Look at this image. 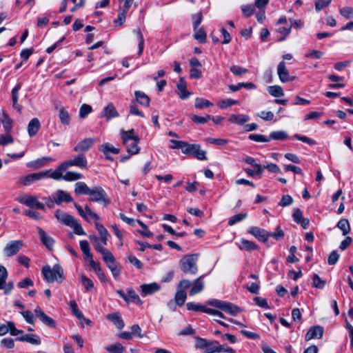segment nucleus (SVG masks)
<instances>
[{"label":"nucleus","mask_w":353,"mask_h":353,"mask_svg":"<svg viewBox=\"0 0 353 353\" xmlns=\"http://www.w3.org/2000/svg\"><path fill=\"white\" fill-rule=\"evenodd\" d=\"M44 279L48 283L57 281L61 283L65 280L63 270L59 264H55L52 268L50 265H45L41 270Z\"/></svg>","instance_id":"1"},{"label":"nucleus","mask_w":353,"mask_h":353,"mask_svg":"<svg viewBox=\"0 0 353 353\" xmlns=\"http://www.w3.org/2000/svg\"><path fill=\"white\" fill-rule=\"evenodd\" d=\"M197 261L196 254L185 255L179 261L180 269L185 274L194 275L198 272Z\"/></svg>","instance_id":"2"},{"label":"nucleus","mask_w":353,"mask_h":353,"mask_svg":"<svg viewBox=\"0 0 353 353\" xmlns=\"http://www.w3.org/2000/svg\"><path fill=\"white\" fill-rule=\"evenodd\" d=\"M207 303L209 305L218 307L232 316H236L238 313L241 312V309L233 303L218 299L210 300Z\"/></svg>","instance_id":"3"},{"label":"nucleus","mask_w":353,"mask_h":353,"mask_svg":"<svg viewBox=\"0 0 353 353\" xmlns=\"http://www.w3.org/2000/svg\"><path fill=\"white\" fill-rule=\"evenodd\" d=\"M17 200L19 203L28 207L41 210H46L44 204L40 203L37 196L30 194H23L19 196Z\"/></svg>","instance_id":"4"},{"label":"nucleus","mask_w":353,"mask_h":353,"mask_svg":"<svg viewBox=\"0 0 353 353\" xmlns=\"http://www.w3.org/2000/svg\"><path fill=\"white\" fill-rule=\"evenodd\" d=\"M90 196L89 200L93 202L109 203L110 201L107 198L105 191L100 186H97L90 190L88 194Z\"/></svg>","instance_id":"5"},{"label":"nucleus","mask_w":353,"mask_h":353,"mask_svg":"<svg viewBox=\"0 0 353 353\" xmlns=\"http://www.w3.org/2000/svg\"><path fill=\"white\" fill-rule=\"evenodd\" d=\"M50 172V170L29 174L28 175L21 176L19 179V182L24 186H28L34 182L45 178Z\"/></svg>","instance_id":"6"},{"label":"nucleus","mask_w":353,"mask_h":353,"mask_svg":"<svg viewBox=\"0 0 353 353\" xmlns=\"http://www.w3.org/2000/svg\"><path fill=\"white\" fill-rule=\"evenodd\" d=\"M116 292L122 299H123L127 304H129L130 302H132L137 305H141L142 303L141 299L132 288H128L127 294H125L122 290H117Z\"/></svg>","instance_id":"7"},{"label":"nucleus","mask_w":353,"mask_h":353,"mask_svg":"<svg viewBox=\"0 0 353 353\" xmlns=\"http://www.w3.org/2000/svg\"><path fill=\"white\" fill-rule=\"evenodd\" d=\"M23 246V242L22 241H12L6 244L3 248V252L8 257H10L17 254Z\"/></svg>","instance_id":"8"},{"label":"nucleus","mask_w":353,"mask_h":353,"mask_svg":"<svg viewBox=\"0 0 353 353\" xmlns=\"http://www.w3.org/2000/svg\"><path fill=\"white\" fill-rule=\"evenodd\" d=\"M66 168L76 166L81 169L85 168L88 165V161L85 154L79 153L74 159L63 162Z\"/></svg>","instance_id":"9"},{"label":"nucleus","mask_w":353,"mask_h":353,"mask_svg":"<svg viewBox=\"0 0 353 353\" xmlns=\"http://www.w3.org/2000/svg\"><path fill=\"white\" fill-rule=\"evenodd\" d=\"M248 232L256 237L259 241L265 242L272 236V233L264 229L252 226L250 228Z\"/></svg>","instance_id":"10"},{"label":"nucleus","mask_w":353,"mask_h":353,"mask_svg":"<svg viewBox=\"0 0 353 353\" xmlns=\"http://www.w3.org/2000/svg\"><path fill=\"white\" fill-rule=\"evenodd\" d=\"M54 216L57 221L63 225L69 226L72 224L73 221L76 219L72 215L65 213L61 210H57L54 212Z\"/></svg>","instance_id":"11"},{"label":"nucleus","mask_w":353,"mask_h":353,"mask_svg":"<svg viewBox=\"0 0 353 353\" xmlns=\"http://www.w3.org/2000/svg\"><path fill=\"white\" fill-rule=\"evenodd\" d=\"M52 195L54 196V201L56 202V205H61L63 202L70 203L73 201L70 194L62 190H57Z\"/></svg>","instance_id":"12"},{"label":"nucleus","mask_w":353,"mask_h":353,"mask_svg":"<svg viewBox=\"0 0 353 353\" xmlns=\"http://www.w3.org/2000/svg\"><path fill=\"white\" fill-rule=\"evenodd\" d=\"M324 332V329L321 325L312 326L307 332L305 339L306 341H310L313 339H321Z\"/></svg>","instance_id":"13"},{"label":"nucleus","mask_w":353,"mask_h":353,"mask_svg":"<svg viewBox=\"0 0 353 353\" xmlns=\"http://www.w3.org/2000/svg\"><path fill=\"white\" fill-rule=\"evenodd\" d=\"M34 314L45 325L50 327H55L56 325L54 321L51 317L46 315L39 307L35 308Z\"/></svg>","instance_id":"14"},{"label":"nucleus","mask_w":353,"mask_h":353,"mask_svg":"<svg viewBox=\"0 0 353 353\" xmlns=\"http://www.w3.org/2000/svg\"><path fill=\"white\" fill-rule=\"evenodd\" d=\"M95 143L93 138H86L81 141L74 148V151L82 153L88 151Z\"/></svg>","instance_id":"15"},{"label":"nucleus","mask_w":353,"mask_h":353,"mask_svg":"<svg viewBox=\"0 0 353 353\" xmlns=\"http://www.w3.org/2000/svg\"><path fill=\"white\" fill-rule=\"evenodd\" d=\"M101 117H105L108 121L113 118L119 117V114L113 103H108L103 110Z\"/></svg>","instance_id":"16"},{"label":"nucleus","mask_w":353,"mask_h":353,"mask_svg":"<svg viewBox=\"0 0 353 353\" xmlns=\"http://www.w3.org/2000/svg\"><path fill=\"white\" fill-rule=\"evenodd\" d=\"M41 243L49 250H52L54 241L42 228L37 227Z\"/></svg>","instance_id":"17"},{"label":"nucleus","mask_w":353,"mask_h":353,"mask_svg":"<svg viewBox=\"0 0 353 353\" xmlns=\"http://www.w3.org/2000/svg\"><path fill=\"white\" fill-rule=\"evenodd\" d=\"M121 137L123 145H128L130 141H139V137L134 134V130L131 129L125 131L121 130L120 132Z\"/></svg>","instance_id":"18"},{"label":"nucleus","mask_w":353,"mask_h":353,"mask_svg":"<svg viewBox=\"0 0 353 353\" xmlns=\"http://www.w3.org/2000/svg\"><path fill=\"white\" fill-rule=\"evenodd\" d=\"M142 296H146L154 294L160 290V285L157 283L143 284L141 285Z\"/></svg>","instance_id":"19"},{"label":"nucleus","mask_w":353,"mask_h":353,"mask_svg":"<svg viewBox=\"0 0 353 353\" xmlns=\"http://www.w3.org/2000/svg\"><path fill=\"white\" fill-rule=\"evenodd\" d=\"M40 128H41V123H40L39 120L37 118L32 119L29 121V123L28 124V127H27V131H28V135L30 137L35 136L37 134V133L38 132L39 130L40 129Z\"/></svg>","instance_id":"20"},{"label":"nucleus","mask_w":353,"mask_h":353,"mask_svg":"<svg viewBox=\"0 0 353 353\" xmlns=\"http://www.w3.org/2000/svg\"><path fill=\"white\" fill-rule=\"evenodd\" d=\"M107 319L110 321L119 330H121L124 327L125 323L121 316L119 312H114L108 314Z\"/></svg>","instance_id":"21"},{"label":"nucleus","mask_w":353,"mask_h":353,"mask_svg":"<svg viewBox=\"0 0 353 353\" xmlns=\"http://www.w3.org/2000/svg\"><path fill=\"white\" fill-rule=\"evenodd\" d=\"M202 277L203 276L195 279L191 285L192 288L189 291V294L190 296H194L198 293H200L203 290L204 283L201 280Z\"/></svg>","instance_id":"22"},{"label":"nucleus","mask_w":353,"mask_h":353,"mask_svg":"<svg viewBox=\"0 0 353 353\" xmlns=\"http://www.w3.org/2000/svg\"><path fill=\"white\" fill-rule=\"evenodd\" d=\"M95 228L97 230L100 238L101 239V241L103 242V245H106L108 243V239L110 236V234L108 231L106 230V228L101 224L99 221H94Z\"/></svg>","instance_id":"23"},{"label":"nucleus","mask_w":353,"mask_h":353,"mask_svg":"<svg viewBox=\"0 0 353 353\" xmlns=\"http://www.w3.org/2000/svg\"><path fill=\"white\" fill-rule=\"evenodd\" d=\"M238 248L241 250H246L251 252L252 250H255L258 249L257 245L253 242L248 241L245 239H241L239 243H237Z\"/></svg>","instance_id":"24"},{"label":"nucleus","mask_w":353,"mask_h":353,"mask_svg":"<svg viewBox=\"0 0 353 353\" xmlns=\"http://www.w3.org/2000/svg\"><path fill=\"white\" fill-rule=\"evenodd\" d=\"M0 122L2 123L3 127L6 132H9L12 128L13 121L10 119L6 112L3 110Z\"/></svg>","instance_id":"25"},{"label":"nucleus","mask_w":353,"mask_h":353,"mask_svg":"<svg viewBox=\"0 0 353 353\" xmlns=\"http://www.w3.org/2000/svg\"><path fill=\"white\" fill-rule=\"evenodd\" d=\"M229 121L238 124L243 125L250 120V117L246 114H231L228 119Z\"/></svg>","instance_id":"26"},{"label":"nucleus","mask_w":353,"mask_h":353,"mask_svg":"<svg viewBox=\"0 0 353 353\" xmlns=\"http://www.w3.org/2000/svg\"><path fill=\"white\" fill-rule=\"evenodd\" d=\"M194 147L191 150L192 152L190 154L201 161L207 160L205 151L201 150L200 145L198 144H194Z\"/></svg>","instance_id":"27"},{"label":"nucleus","mask_w":353,"mask_h":353,"mask_svg":"<svg viewBox=\"0 0 353 353\" xmlns=\"http://www.w3.org/2000/svg\"><path fill=\"white\" fill-rule=\"evenodd\" d=\"M68 168H66L64 163H61L55 170L51 172L50 177L54 180L63 179V172L65 171Z\"/></svg>","instance_id":"28"},{"label":"nucleus","mask_w":353,"mask_h":353,"mask_svg":"<svg viewBox=\"0 0 353 353\" xmlns=\"http://www.w3.org/2000/svg\"><path fill=\"white\" fill-rule=\"evenodd\" d=\"M136 101L141 105L148 107L150 104V98L143 92L137 90L135 92Z\"/></svg>","instance_id":"29"},{"label":"nucleus","mask_w":353,"mask_h":353,"mask_svg":"<svg viewBox=\"0 0 353 353\" xmlns=\"http://www.w3.org/2000/svg\"><path fill=\"white\" fill-rule=\"evenodd\" d=\"M277 70L278 74L281 81L286 82L290 80L289 73L285 68L284 61H281L279 63Z\"/></svg>","instance_id":"30"},{"label":"nucleus","mask_w":353,"mask_h":353,"mask_svg":"<svg viewBox=\"0 0 353 353\" xmlns=\"http://www.w3.org/2000/svg\"><path fill=\"white\" fill-rule=\"evenodd\" d=\"M90 188L84 182H77L75 183L74 192L77 195L86 194L90 192Z\"/></svg>","instance_id":"31"},{"label":"nucleus","mask_w":353,"mask_h":353,"mask_svg":"<svg viewBox=\"0 0 353 353\" xmlns=\"http://www.w3.org/2000/svg\"><path fill=\"white\" fill-rule=\"evenodd\" d=\"M99 150L104 153L105 155H108L110 153L119 154V149L114 147L109 143H105L100 146Z\"/></svg>","instance_id":"32"},{"label":"nucleus","mask_w":353,"mask_h":353,"mask_svg":"<svg viewBox=\"0 0 353 353\" xmlns=\"http://www.w3.org/2000/svg\"><path fill=\"white\" fill-rule=\"evenodd\" d=\"M59 118L63 125H68L70 123V117L64 108L61 107L59 110Z\"/></svg>","instance_id":"33"},{"label":"nucleus","mask_w":353,"mask_h":353,"mask_svg":"<svg viewBox=\"0 0 353 353\" xmlns=\"http://www.w3.org/2000/svg\"><path fill=\"white\" fill-rule=\"evenodd\" d=\"M186 297L187 294L185 290L177 289L174 296V301L179 306H182L185 303Z\"/></svg>","instance_id":"34"},{"label":"nucleus","mask_w":353,"mask_h":353,"mask_svg":"<svg viewBox=\"0 0 353 353\" xmlns=\"http://www.w3.org/2000/svg\"><path fill=\"white\" fill-rule=\"evenodd\" d=\"M79 245L83 254L88 260L92 257V255L90 252V245L88 241H81L79 243Z\"/></svg>","instance_id":"35"},{"label":"nucleus","mask_w":353,"mask_h":353,"mask_svg":"<svg viewBox=\"0 0 353 353\" xmlns=\"http://www.w3.org/2000/svg\"><path fill=\"white\" fill-rule=\"evenodd\" d=\"M288 134L283 130L279 131H273L270 134V137L268 139H270V141L272 139L274 140H278V141H283L288 138Z\"/></svg>","instance_id":"36"},{"label":"nucleus","mask_w":353,"mask_h":353,"mask_svg":"<svg viewBox=\"0 0 353 353\" xmlns=\"http://www.w3.org/2000/svg\"><path fill=\"white\" fill-rule=\"evenodd\" d=\"M107 266L110 270L113 277L117 280L121 274V266L116 261L108 264Z\"/></svg>","instance_id":"37"},{"label":"nucleus","mask_w":353,"mask_h":353,"mask_svg":"<svg viewBox=\"0 0 353 353\" xmlns=\"http://www.w3.org/2000/svg\"><path fill=\"white\" fill-rule=\"evenodd\" d=\"M105 350L110 353H123L125 351V347L119 343L106 346Z\"/></svg>","instance_id":"38"},{"label":"nucleus","mask_w":353,"mask_h":353,"mask_svg":"<svg viewBox=\"0 0 353 353\" xmlns=\"http://www.w3.org/2000/svg\"><path fill=\"white\" fill-rule=\"evenodd\" d=\"M83 176L81 173L75 172H67L63 175V180L66 181H77L81 179H83Z\"/></svg>","instance_id":"39"},{"label":"nucleus","mask_w":353,"mask_h":353,"mask_svg":"<svg viewBox=\"0 0 353 353\" xmlns=\"http://www.w3.org/2000/svg\"><path fill=\"white\" fill-rule=\"evenodd\" d=\"M326 281L319 277L317 274H314L312 276V287L323 289L325 285Z\"/></svg>","instance_id":"40"},{"label":"nucleus","mask_w":353,"mask_h":353,"mask_svg":"<svg viewBox=\"0 0 353 353\" xmlns=\"http://www.w3.org/2000/svg\"><path fill=\"white\" fill-rule=\"evenodd\" d=\"M213 103L207 99L197 97L195 99L194 107L196 108L202 109L203 108H208L212 106Z\"/></svg>","instance_id":"41"},{"label":"nucleus","mask_w":353,"mask_h":353,"mask_svg":"<svg viewBox=\"0 0 353 353\" xmlns=\"http://www.w3.org/2000/svg\"><path fill=\"white\" fill-rule=\"evenodd\" d=\"M238 103H239V101L237 100L227 99H223V100L219 101L217 103V105L219 108L224 110L232 105H236Z\"/></svg>","instance_id":"42"},{"label":"nucleus","mask_w":353,"mask_h":353,"mask_svg":"<svg viewBox=\"0 0 353 353\" xmlns=\"http://www.w3.org/2000/svg\"><path fill=\"white\" fill-rule=\"evenodd\" d=\"M337 227L342 230L343 235L347 234L350 231L349 222L345 219H341L337 223Z\"/></svg>","instance_id":"43"},{"label":"nucleus","mask_w":353,"mask_h":353,"mask_svg":"<svg viewBox=\"0 0 353 353\" xmlns=\"http://www.w3.org/2000/svg\"><path fill=\"white\" fill-rule=\"evenodd\" d=\"M100 254L102 255V259L103 261L106 263V265L110 263L115 262L116 261L112 252L108 249H105Z\"/></svg>","instance_id":"44"},{"label":"nucleus","mask_w":353,"mask_h":353,"mask_svg":"<svg viewBox=\"0 0 353 353\" xmlns=\"http://www.w3.org/2000/svg\"><path fill=\"white\" fill-rule=\"evenodd\" d=\"M134 32L137 34L138 41H139V51L138 55L141 56L143 53V48H144V39L143 34L141 32L139 28L134 30Z\"/></svg>","instance_id":"45"},{"label":"nucleus","mask_w":353,"mask_h":353,"mask_svg":"<svg viewBox=\"0 0 353 353\" xmlns=\"http://www.w3.org/2000/svg\"><path fill=\"white\" fill-rule=\"evenodd\" d=\"M81 283L87 292L94 288V283L92 281L85 275L81 276Z\"/></svg>","instance_id":"46"},{"label":"nucleus","mask_w":353,"mask_h":353,"mask_svg":"<svg viewBox=\"0 0 353 353\" xmlns=\"http://www.w3.org/2000/svg\"><path fill=\"white\" fill-rule=\"evenodd\" d=\"M248 216L247 213H239L231 216L228 220V225H233L245 219Z\"/></svg>","instance_id":"47"},{"label":"nucleus","mask_w":353,"mask_h":353,"mask_svg":"<svg viewBox=\"0 0 353 353\" xmlns=\"http://www.w3.org/2000/svg\"><path fill=\"white\" fill-rule=\"evenodd\" d=\"M186 307L188 310L201 311L203 312H205V310L207 309L205 305L194 302L188 303L186 304Z\"/></svg>","instance_id":"48"},{"label":"nucleus","mask_w":353,"mask_h":353,"mask_svg":"<svg viewBox=\"0 0 353 353\" xmlns=\"http://www.w3.org/2000/svg\"><path fill=\"white\" fill-rule=\"evenodd\" d=\"M218 345L217 341H208L204 353H217Z\"/></svg>","instance_id":"49"},{"label":"nucleus","mask_w":353,"mask_h":353,"mask_svg":"<svg viewBox=\"0 0 353 353\" xmlns=\"http://www.w3.org/2000/svg\"><path fill=\"white\" fill-rule=\"evenodd\" d=\"M244 161L246 163L250 164V165H252L254 168H256V172H258V173L263 172V168L261 165L256 163L255 159L253 157H247L244 159Z\"/></svg>","instance_id":"50"},{"label":"nucleus","mask_w":353,"mask_h":353,"mask_svg":"<svg viewBox=\"0 0 353 353\" xmlns=\"http://www.w3.org/2000/svg\"><path fill=\"white\" fill-rule=\"evenodd\" d=\"M128 12L121 10L119 8V13L117 18L114 20V24L115 26H122L125 21L126 14Z\"/></svg>","instance_id":"51"},{"label":"nucleus","mask_w":353,"mask_h":353,"mask_svg":"<svg viewBox=\"0 0 353 353\" xmlns=\"http://www.w3.org/2000/svg\"><path fill=\"white\" fill-rule=\"evenodd\" d=\"M48 160H51L50 157H43L41 159H38L35 161L30 162L27 164L28 168L35 167L36 168H41L46 163V161Z\"/></svg>","instance_id":"52"},{"label":"nucleus","mask_w":353,"mask_h":353,"mask_svg":"<svg viewBox=\"0 0 353 353\" xmlns=\"http://www.w3.org/2000/svg\"><path fill=\"white\" fill-rule=\"evenodd\" d=\"M139 141H132L130 143H128L127 152L130 154H136L139 152V148L137 144Z\"/></svg>","instance_id":"53"},{"label":"nucleus","mask_w":353,"mask_h":353,"mask_svg":"<svg viewBox=\"0 0 353 353\" xmlns=\"http://www.w3.org/2000/svg\"><path fill=\"white\" fill-rule=\"evenodd\" d=\"M195 31H196V32L194 34V38L202 43H205L206 42V33H205L204 29L201 28Z\"/></svg>","instance_id":"54"},{"label":"nucleus","mask_w":353,"mask_h":353,"mask_svg":"<svg viewBox=\"0 0 353 353\" xmlns=\"http://www.w3.org/2000/svg\"><path fill=\"white\" fill-rule=\"evenodd\" d=\"M74 230V232L77 235H85V232L83 229L81 225L78 222L77 219H75L72 224L70 225Z\"/></svg>","instance_id":"55"},{"label":"nucleus","mask_w":353,"mask_h":353,"mask_svg":"<svg viewBox=\"0 0 353 353\" xmlns=\"http://www.w3.org/2000/svg\"><path fill=\"white\" fill-rule=\"evenodd\" d=\"M340 14L346 19L353 18V8L343 7L339 10Z\"/></svg>","instance_id":"56"},{"label":"nucleus","mask_w":353,"mask_h":353,"mask_svg":"<svg viewBox=\"0 0 353 353\" xmlns=\"http://www.w3.org/2000/svg\"><path fill=\"white\" fill-rule=\"evenodd\" d=\"M249 139L256 142H269L270 139L263 134H251L249 135Z\"/></svg>","instance_id":"57"},{"label":"nucleus","mask_w":353,"mask_h":353,"mask_svg":"<svg viewBox=\"0 0 353 353\" xmlns=\"http://www.w3.org/2000/svg\"><path fill=\"white\" fill-rule=\"evenodd\" d=\"M196 343H195V347L196 349H201L205 350V348L207 347V344L209 340H207L201 337H196Z\"/></svg>","instance_id":"58"},{"label":"nucleus","mask_w":353,"mask_h":353,"mask_svg":"<svg viewBox=\"0 0 353 353\" xmlns=\"http://www.w3.org/2000/svg\"><path fill=\"white\" fill-rule=\"evenodd\" d=\"M332 0H316L315 2V10L316 12L321 11L324 8L328 6Z\"/></svg>","instance_id":"59"},{"label":"nucleus","mask_w":353,"mask_h":353,"mask_svg":"<svg viewBox=\"0 0 353 353\" xmlns=\"http://www.w3.org/2000/svg\"><path fill=\"white\" fill-rule=\"evenodd\" d=\"M92 111V107L88 104H83L79 110V117L82 119L87 117Z\"/></svg>","instance_id":"60"},{"label":"nucleus","mask_w":353,"mask_h":353,"mask_svg":"<svg viewBox=\"0 0 353 353\" xmlns=\"http://www.w3.org/2000/svg\"><path fill=\"white\" fill-rule=\"evenodd\" d=\"M26 342L32 345H40L41 339L39 336L32 334H26Z\"/></svg>","instance_id":"61"},{"label":"nucleus","mask_w":353,"mask_h":353,"mask_svg":"<svg viewBox=\"0 0 353 353\" xmlns=\"http://www.w3.org/2000/svg\"><path fill=\"white\" fill-rule=\"evenodd\" d=\"M210 115H208L205 117H200L196 114H192L190 116V119H192V121L196 123H205L208 121L210 120Z\"/></svg>","instance_id":"62"},{"label":"nucleus","mask_w":353,"mask_h":353,"mask_svg":"<svg viewBox=\"0 0 353 353\" xmlns=\"http://www.w3.org/2000/svg\"><path fill=\"white\" fill-rule=\"evenodd\" d=\"M69 305L70 309L72 310L73 314L79 319H81L82 317V314L79 311V309L78 307V305L75 301L72 300L70 301L69 303Z\"/></svg>","instance_id":"63"},{"label":"nucleus","mask_w":353,"mask_h":353,"mask_svg":"<svg viewBox=\"0 0 353 353\" xmlns=\"http://www.w3.org/2000/svg\"><path fill=\"white\" fill-rule=\"evenodd\" d=\"M256 116L265 121H272L274 117V113L271 111H261Z\"/></svg>","instance_id":"64"}]
</instances>
